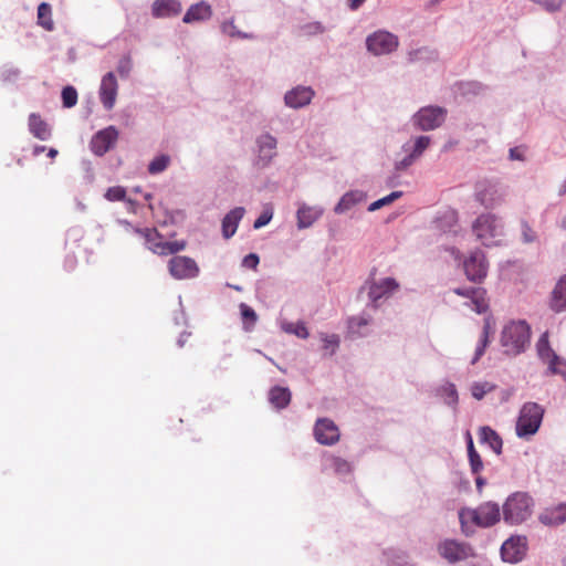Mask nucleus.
I'll return each instance as SVG.
<instances>
[{
    "instance_id": "1",
    "label": "nucleus",
    "mask_w": 566,
    "mask_h": 566,
    "mask_svg": "<svg viewBox=\"0 0 566 566\" xmlns=\"http://www.w3.org/2000/svg\"><path fill=\"white\" fill-rule=\"evenodd\" d=\"M531 339V329L525 321L506 324L501 334V345L506 355H517L525 350Z\"/></svg>"
},
{
    "instance_id": "2",
    "label": "nucleus",
    "mask_w": 566,
    "mask_h": 566,
    "mask_svg": "<svg viewBox=\"0 0 566 566\" xmlns=\"http://www.w3.org/2000/svg\"><path fill=\"white\" fill-rule=\"evenodd\" d=\"M472 231L486 247L497 245L504 237V227L501 220L492 213L479 216L472 226Z\"/></svg>"
},
{
    "instance_id": "3",
    "label": "nucleus",
    "mask_w": 566,
    "mask_h": 566,
    "mask_svg": "<svg viewBox=\"0 0 566 566\" xmlns=\"http://www.w3.org/2000/svg\"><path fill=\"white\" fill-rule=\"evenodd\" d=\"M500 507L497 504L492 502L483 503L475 510L462 509L459 512V518L463 531L470 523L482 527L492 526L500 521Z\"/></svg>"
},
{
    "instance_id": "4",
    "label": "nucleus",
    "mask_w": 566,
    "mask_h": 566,
    "mask_svg": "<svg viewBox=\"0 0 566 566\" xmlns=\"http://www.w3.org/2000/svg\"><path fill=\"white\" fill-rule=\"evenodd\" d=\"M534 502L524 492L512 494L503 505V517L506 523L521 524L526 521L533 512Z\"/></svg>"
},
{
    "instance_id": "5",
    "label": "nucleus",
    "mask_w": 566,
    "mask_h": 566,
    "mask_svg": "<svg viewBox=\"0 0 566 566\" xmlns=\"http://www.w3.org/2000/svg\"><path fill=\"white\" fill-rule=\"evenodd\" d=\"M135 233L145 240L148 250L158 255H169L186 249V241H164L155 228L135 229Z\"/></svg>"
},
{
    "instance_id": "6",
    "label": "nucleus",
    "mask_w": 566,
    "mask_h": 566,
    "mask_svg": "<svg viewBox=\"0 0 566 566\" xmlns=\"http://www.w3.org/2000/svg\"><path fill=\"white\" fill-rule=\"evenodd\" d=\"M543 416L544 409L538 403H524L516 421V434L520 438H527L535 434L541 427Z\"/></svg>"
},
{
    "instance_id": "7",
    "label": "nucleus",
    "mask_w": 566,
    "mask_h": 566,
    "mask_svg": "<svg viewBox=\"0 0 566 566\" xmlns=\"http://www.w3.org/2000/svg\"><path fill=\"white\" fill-rule=\"evenodd\" d=\"M506 195V188L499 181L484 179L475 185V199L486 209H493L503 203Z\"/></svg>"
},
{
    "instance_id": "8",
    "label": "nucleus",
    "mask_w": 566,
    "mask_h": 566,
    "mask_svg": "<svg viewBox=\"0 0 566 566\" xmlns=\"http://www.w3.org/2000/svg\"><path fill=\"white\" fill-rule=\"evenodd\" d=\"M398 38L387 31H377L366 40L368 51L375 55L389 54L398 48Z\"/></svg>"
},
{
    "instance_id": "9",
    "label": "nucleus",
    "mask_w": 566,
    "mask_h": 566,
    "mask_svg": "<svg viewBox=\"0 0 566 566\" xmlns=\"http://www.w3.org/2000/svg\"><path fill=\"white\" fill-rule=\"evenodd\" d=\"M170 275L176 280L193 279L199 274V266L189 256H172L168 262Z\"/></svg>"
},
{
    "instance_id": "10",
    "label": "nucleus",
    "mask_w": 566,
    "mask_h": 566,
    "mask_svg": "<svg viewBox=\"0 0 566 566\" xmlns=\"http://www.w3.org/2000/svg\"><path fill=\"white\" fill-rule=\"evenodd\" d=\"M464 273L468 280L472 282H482L488 274V262L482 251L476 250L463 262Z\"/></svg>"
},
{
    "instance_id": "11",
    "label": "nucleus",
    "mask_w": 566,
    "mask_h": 566,
    "mask_svg": "<svg viewBox=\"0 0 566 566\" xmlns=\"http://www.w3.org/2000/svg\"><path fill=\"white\" fill-rule=\"evenodd\" d=\"M446 118V111L441 107H423L415 116V122L422 130H431L439 127Z\"/></svg>"
},
{
    "instance_id": "12",
    "label": "nucleus",
    "mask_w": 566,
    "mask_h": 566,
    "mask_svg": "<svg viewBox=\"0 0 566 566\" xmlns=\"http://www.w3.org/2000/svg\"><path fill=\"white\" fill-rule=\"evenodd\" d=\"M438 552L449 563H457L471 556V548L464 543L446 539L438 545Z\"/></svg>"
},
{
    "instance_id": "13",
    "label": "nucleus",
    "mask_w": 566,
    "mask_h": 566,
    "mask_svg": "<svg viewBox=\"0 0 566 566\" xmlns=\"http://www.w3.org/2000/svg\"><path fill=\"white\" fill-rule=\"evenodd\" d=\"M316 441L324 446H333L339 440V430L335 422L328 418L317 419L314 427Z\"/></svg>"
},
{
    "instance_id": "14",
    "label": "nucleus",
    "mask_w": 566,
    "mask_h": 566,
    "mask_svg": "<svg viewBox=\"0 0 566 566\" xmlns=\"http://www.w3.org/2000/svg\"><path fill=\"white\" fill-rule=\"evenodd\" d=\"M118 130L114 126H108L97 132L91 140V149L97 156L106 154L116 143Z\"/></svg>"
},
{
    "instance_id": "15",
    "label": "nucleus",
    "mask_w": 566,
    "mask_h": 566,
    "mask_svg": "<svg viewBox=\"0 0 566 566\" xmlns=\"http://www.w3.org/2000/svg\"><path fill=\"white\" fill-rule=\"evenodd\" d=\"M526 538L525 537H510L501 547V555L504 562L517 563L526 554Z\"/></svg>"
},
{
    "instance_id": "16",
    "label": "nucleus",
    "mask_w": 566,
    "mask_h": 566,
    "mask_svg": "<svg viewBox=\"0 0 566 566\" xmlns=\"http://www.w3.org/2000/svg\"><path fill=\"white\" fill-rule=\"evenodd\" d=\"M399 289V284L392 277L381 279L380 281H374L369 283L368 296L374 304V307L378 306V301L382 297H388Z\"/></svg>"
},
{
    "instance_id": "17",
    "label": "nucleus",
    "mask_w": 566,
    "mask_h": 566,
    "mask_svg": "<svg viewBox=\"0 0 566 566\" xmlns=\"http://www.w3.org/2000/svg\"><path fill=\"white\" fill-rule=\"evenodd\" d=\"M276 139L269 135L264 134L258 138V157L255 160V166L259 168L266 167L273 157L276 155Z\"/></svg>"
},
{
    "instance_id": "18",
    "label": "nucleus",
    "mask_w": 566,
    "mask_h": 566,
    "mask_svg": "<svg viewBox=\"0 0 566 566\" xmlns=\"http://www.w3.org/2000/svg\"><path fill=\"white\" fill-rule=\"evenodd\" d=\"M118 84L113 72L105 74L101 82L99 99L106 109H112L116 102Z\"/></svg>"
},
{
    "instance_id": "19",
    "label": "nucleus",
    "mask_w": 566,
    "mask_h": 566,
    "mask_svg": "<svg viewBox=\"0 0 566 566\" xmlns=\"http://www.w3.org/2000/svg\"><path fill=\"white\" fill-rule=\"evenodd\" d=\"M453 292L460 296L471 300L473 310L479 313H485L489 310V302L486 300V291L482 287L474 289H454Z\"/></svg>"
},
{
    "instance_id": "20",
    "label": "nucleus",
    "mask_w": 566,
    "mask_h": 566,
    "mask_svg": "<svg viewBox=\"0 0 566 566\" xmlns=\"http://www.w3.org/2000/svg\"><path fill=\"white\" fill-rule=\"evenodd\" d=\"M313 96L314 91L311 87L297 86L285 94L284 101L287 106L300 108L310 104Z\"/></svg>"
},
{
    "instance_id": "21",
    "label": "nucleus",
    "mask_w": 566,
    "mask_h": 566,
    "mask_svg": "<svg viewBox=\"0 0 566 566\" xmlns=\"http://www.w3.org/2000/svg\"><path fill=\"white\" fill-rule=\"evenodd\" d=\"M182 10L179 0H155L151 6V13L155 18H169L178 15Z\"/></svg>"
},
{
    "instance_id": "22",
    "label": "nucleus",
    "mask_w": 566,
    "mask_h": 566,
    "mask_svg": "<svg viewBox=\"0 0 566 566\" xmlns=\"http://www.w3.org/2000/svg\"><path fill=\"white\" fill-rule=\"evenodd\" d=\"M211 15V6L205 1H201L189 7V9L187 10L182 18V21L185 23L199 22L210 19Z\"/></svg>"
},
{
    "instance_id": "23",
    "label": "nucleus",
    "mask_w": 566,
    "mask_h": 566,
    "mask_svg": "<svg viewBox=\"0 0 566 566\" xmlns=\"http://www.w3.org/2000/svg\"><path fill=\"white\" fill-rule=\"evenodd\" d=\"M537 353L539 357L548 364L549 368H554L557 371H565L564 368H556L555 364L556 361L559 363V357L554 353V350L549 346L548 342V335L545 333L543 334L537 344H536Z\"/></svg>"
},
{
    "instance_id": "24",
    "label": "nucleus",
    "mask_w": 566,
    "mask_h": 566,
    "mask_svg": "<svg viewBox=\"0 0 566 566\" xmlns=\"http://www.w3.org/2000/svg\"><path fill=\"white\" fill-rule=\"evenodd\" d=\"M549 306L556 313L566 310V275L562 276L553 289Z\"/></svg>"
},
{
    "instance_id": "25",
    "label": "nucleus",
    "mask_w": 566,
    "mask_h": 566,
    "mask_svg": "<svg viewBox=\"0 0 566 566\" xmlns=\"http://www.w3.org/2000/svg\"><path fill=\"white\" fill-rule=\"evenodd\" d=\"M29 130L40 140H48L51 137L49 124L36 113H32L29 116Z\"/></svg>"
},
{
    "instance_id": "26",
    "label": "nucleus",
    "mask_w": 566,
    "mask_h": 566,
    "mask_svg": "<svg viewBox=\"0 0 566 566\" xmlns=\"http://www.w3.org/2000/svg\"><path fill=\"white\" fill-rule=\"evenodd\" d=\"M244 212V208L237 207L226 214L222 220V234L226 239L231 238L235 233Z\"/></svg>"
},
{
    "instance_id": "27",
    "label": "nucleus",
    "mask_w": 566,
    "mask_h": 566,
    "mask_svg": "<svg viewBox=\"0 0 566 566\" xmlns=\"http://www.w3.org/2000/svg\"><path fill=\"white\" fill-rule=\"evenodd\" d=\"M539 521L548 526H557L566 522V505L558 504L554 507L546 509L539 514Z\"/></svg>"
},
{
    "instance_id": "28",
    "label": "nucleus",
    "mask_w": 566,
    "mask_h": 566,
    "mask_svg": "<svg viewBox=\"0 0 566 566\" xmlns=\"http://www.w3.org/2000/svg\"><path fill=\"white\" fill-rule=\"evenodd\" d=\"M323 213L317 207H308L303 205L297 210V226L300 229L311 227Z\"/></svg>"
},
{
    "instance_id": "29",
    "label": "nucleus",
    "mask_w": 566,
    "mask_h": 566,
    "mask_svg": "<svg viewBox=\"0 0 566 566\" xmlns=\"http://www.w3.org/2000/svg\"><path fill=\"white\" fill-rule=\"evenodd\" d=\"M269 401L276 409H284L291 402V391L286 387L275 386L269 391Z\"/></svg>"
},
{
    "instance_id": "30",
    "label": "nucleus",
    "mask_w": 566,
    "mask_h": 566,
    "mask_svg": "<svg viewBox=\"0 0 566 566\" xmlns=\"http://www.w3.org/2000/svg\"><path fill=\"white\" fill-rule=\"evenodd\" d=\"M480 440L490 446V448L497 454L502 452V439L492 428L485 426L480 429Z\"/></svg>"
},
{
    "instance_id": "31",
    "label": "nucleus",
    "mask_w": 566,
    "mask_h": 566,
    "mask_svg": "<svg viewBox=\"0 0 566 566\" xmlns=\"http://www.w3.org/2000/svg\"><path fill=\"white\" fill-rule=\"evenodd\" d=\"M364 196L359 191H349L345 193L339 202L336 205L334 211L336 213H344L350 210L355 205L363 200Z\"/></svg>"
},
{
    "instance_id": "32",
    "label": "nucleus",
    "mask_w": 566,
    "mask_h": 566,
    "mask_svg": "<svg viewBox=\"0 0 566 566\" xmlns=\"http://www.w3.org/2000/svg\"><path fill=\"white\" fill-rule=\"evenodd\" d=\"M38 23L46 31H52L54 29L52 8L46 2H42L38 7Z\"/></svg>"
},
{
    "instance_id": "33",
    "label": "nucleus",
    "mask_w": 566,
    "mask_h": 566,
    "mask_svg": "<svg viewBox=\"0 0 566 566\" xmlns=\"http://www.w3.org/2000/svg\"><path fill=\"white\" fill-rule=\"evenodd\" d=\"M326 461L327 467L338 475H348L353 471L352 464L343 458L329 455Z\"/></svg>"
},
{
    "instance_id": "34",
    "label": "nucleus",
    "mask_w": 566,
    "mask_h": 566,
    "mask_svg": "<svg viewBox=\"0 0 566 566\" xmlns=\"http://www.w3.org/2000/svg\"><path fill=\"white\" fill-rule=\"evenodd\" d=\"M491 329H492V326H491V318L490 317H486L484 319V326H483V331H482V335H481V338H480V343L475 349V354H474V357L472 359V364H475L481 357L482 355L484 354L485 352V348L489 344V336H490V333H491Z\"/></svg>"
},
{
    "instance_id": "35",
    "label": "nucleus",
    "mask_w": 566,
    "mask_h": 566,
    "mask_svg": "<svg viewBox=\"0 0 566 566\" xmlns=\"http://www.w3.org/2000/svg\"><path fill=\"white\" fill-rule=\"evenodd\" d=\"M240 310H241L244 328L247 331H251L258 319V315H256L255 311L244 303H242L240 305Z\"/></svg>"
},
{
    "instance_id": "36",
    "label": "nucleus",
    "mask_w": 566,
    "mask_h": 566,
    "mask_svg": "<svg viewBox=\"0 0 566 566\" xmlns=\"http://www.w3.org/2000/svg\"><path fill=\"white\" fill-rule=\"evenodd\" d=\"M170 157L168 155H160L154 158L148 165V171L151 175L163 172L169 165Z\"/></svg>"
},
{
    "instance_id": "37",
    "label": "nucleus",
    "mask_w": 566,
    "mask_h": 566,
    "mask_svg": "<svg viewBox=\"0 0 566 566\" xmlns=\"http://www.w3.org/2000/svg\"><path fill=\"white\" fill-rule=\"evenodd\" d=\"M370 323V318L363 315L353 316L348 319V329L350 333L356 335H363L361 328Z\"/></svg>"
},
{
    "instance_id": "38",
    "label": "nucleus",
    "mask_w": 566,
    "mask_h": 566,
    "mask_svg": "<svg viewBox=\"0 0 566 566\" xmlns=\"http://www.w3.org/2000/svg\"><path fill=\"white\" fill-rule=\"evenodd\" d=\"M401 196H402L401 191H394L390 195L370 203V206L368 207V210L376 211V210L382 208L384 206L390 205L395 200L399 199Z\"/></svg>"
},
{
    "instance_id": "39",
    "label": "nucleus",
    "mask_w": 566,
    "mask_h": 566,
    "mask_svg": "<svg viewBox=\"0 0 566 566\" xmlns=\"http://www.w3.org/2000/svg\"><path fill=\"white\" fill-rule=\"evenodd\" d=\"M494 389V385L484 381V382H474L471 387L472 396L481 400L488 392L492 391Z\"/></svg>"
},
{
    "instance_id": "40",
    "label": "nucleus",
    "mask_w": 566,
    "mask_h": 566,
    "mask_svg": "<svg viewBox=\"0 0 566 566\" xmlns=\"http://www.w3.org/2000/svg\"><path fill=\"white\" fill-rule=\"evenodd\" d=\"M63 106L71 108L77 103V92L73 86H66L62 91Z\"/></svg>"
},
{
    "instance_id": "41",
    "label": "nucleus",
    "mask_w": 566,
    "mask_h": 566,
    "mask_svg": "<svg viewBox=\"0 0 566 566\" xmlns=\"http://www.w3.org/2000/svg\"><path fill=\"white\" fill-rule=\"evenodd\" d=\"M108 201H123L126 198V190L122 186L109 187L105 193Z\"/></svg>"
},
{
    "instance_id": "42",
    "label": "nucleus",
    "mask_w": 566,
    "mask_h": 566,
    "mask_svg": "<svg viewBox=\"0 0 566 566\" xmlns=\"http://www.w3.org/2000/svg\"><path fill=\"white\" fill-rule=\"evenodd\" d=\"M430 145V137L428 136H419L415 142V147L412 150V155L419 157Z\"/></svg>"
},
{
    "instance_id": "43",
    "label": "nucleus",
    "mask_w": 566,
    "mask_h": 566,
    "mask_svg": "<svg viewBox=\"0 0 566 566\" xmlns=\"http://www.w3.org/2000/svg\"><path fill=\"white\" fill-rule=\"evenodd\" d=\"M305 35H315L324 32V27L319 22L306 23L301 28Z\"/></svg>"
},
{
    "instance_id": "44",
    "label": "nucleus",
    "mask_w": 566,
    "mask_h": 566,
    "mask_svg": "<svg viewBox=\"0 0 566 566\" xmlns=\"http://www.w3.org/2000/svg\"><path fill=\"white\" fill-rule=\"evenodd\" d=\"M533 2L542 6L545 10L554 12L559 10L563 0H532Z\"/></svg>"
},
{
    "instance_id": "45",
    "label": "nucleus",
    "mask_w": 566,
    "mask_h": 566,
    "mask_svg": "<svg viewBox=\"0 0 566 566\" xmlns=\"http://www.w3.org/2000/svg\"><path fill=\"white\" fill-rule=\"evenodd\" d=\"M471 471L473 474H479L483 469V462L480 454H473L469 457Z\"/></svg>"
},
{
    "instance_id": "46",
    "label": "nucleus",
    "mask_w": 566,
    "mask_h": 566,
    "mask_svg": "<svg viewBox=\"0 0 566 566\" xmlns=\"http://www.w3.org/2000/svg\"><path fill=\"white\" fill-rule=\"evenodd\" d=\"M522 235L523 240L527 243L536 239V234L526 221H522Z\"/></svg>"
},
{
    "instance_id": "47",
    "label": "nucleus",
    "mask_w": 566,
    "mask_h": 566,
    "mask_svg": "<svg viewBox=\"0 0 566 566\" xmlns=\"http://www.w3.org/2000/svg\"><path fill=\"white\" fill-rule=\"evenodd\" d=\"M132 70V62L128 57L122 59L117 66V72L120 76L125 77L128 76L129 72Z\"/></svg>"
},
{
    "instance_id": "48",
    "label": "nucleus",
    "mask_w": 566,
    "mask_h": 566,
    "mask_svg": "<svg viewBox=\"0 0 566 566\" xmlns=\"http://www.w3.org/2000/svg\"><path fill=\"white\" fill-rule=\"evenodd\" d=\"M243 266L255 270L259 264V256L254 253H250L244 256L242 261Z\"/></svg>"
},
{
    "instance_id": "49",
    "label": "nucleus",
    "mask_w": 566,
    "mask_h": 566,
    "mask_svg": "<svg viewBox=\"0 0 566 566\" xmlns=\"http://www.w3.org/2000/svg\"><path fill=\"white\" fill-rule=\"evenodd\" d=\"M293 332L297 337L301 338H307L308 337V331L304 323H297L293 329H290Z\"/></svg>"
},
{
    "instance_id": "50",
    "label": "nucleus",
    "mask_w": 566,
    "mask_h": 566,
    "mask_svg": "<svg viewBox=\"0 0 566 566\" xmlns=\"http://www.w3.org/2000/svg\"><path fill=\"white\" fill-rule=\"evenodd\" d=\"M272 219V214L271 213H268V212H263L255 221H254V224L253 227L255 229H260L264 226H266L270 220Z\"/></svg>"
},
{
    "instance_id": "51",
    "label": "nucleus",
    "mask_w": 566,
    "mask_h": 566,
    "mask_svg": "<svg viewBox=\"0 0 566 566\" xmlns=\"http://www.w3.org/2000/svg\"><path fill=\"white\" fill-rule=\"evenodd\" d=\"M323 342H324L325 348H328L329 346H332L333 349H335L336 347H338L339 338L337 335H331V336H325L323 338Z\"/></svg>"
},
{
    "instance_id": "52",
    "label": "nucleus",
    "mask_w": 566,
    "mask_h": 566,
    "mask_svg": "<svg viewBox=\"0 0 566 566\" xmlns=\"http://www.w3.org/2000/svg\"><path fill=\"white\" fill-rule=\"evenodd\" d=\"M510 158L513 160H524V148L514 147L510 149Z\"/></svg>"
},
{
    "instance_id": "53",
    "label": "nucleus",
    "mask_w": 566,
    "mask_h": 566,
    "mask_svg": "<svg viewBox=\"0 0 566 566\" xmlns=\"http://www.w3.org/2000/svg\"><path fill=\"white\" fill-rule=\"evenodd\" d=\"M416 158H417L416 156H413L412 154H410V155H408L407 157H405L402 160H400V161L397 164L396 168H397V169H399V170H400V169H406L407 167H409V166L413 163V160H415Z\"/></svg>"
},
{
    "instance_id": "54",
    "label": "nucleus",
    "mask_w": 566,
    "mask_h": 566,
    "mask_svg": "<svg viewBox=\"0 0 566 566\" xmlns=\"http://www.w3.org/2000/svg\"><path fill=\"white\" fill-rule=\"evenodd\" d=\"M473 454H479V453L474 449L473 440H472L470 433H468V455L471 457Z\"/></svg>"
},
{
    "instance_id": "55",
    "label": "nucleus",
    "mask_w": 566,
    "mask_h": 566,
    "mask_svg": "<svg viewBox=\"0 0 566 566\" xmlns=\"http://www.w3.org/2000/svg\"><path fill=\"white\" fill-rule=\"evenodd\" d=\"M564 366H565V369H566V363L564 360H562L560 358H559V363L556 361V364H555L556 368H564ZM549 369H551V371L553 374H560L563 376H566V370L565 371H557L554 368H549Z\"/></svg>"
},
{
    "instance_id": "56",
    "label": "nucleus",
    "mask_w": 566,
    "mask_h": 566,
    "mask_svg": "<svg viewBox=\"0 0 566 566\" xmlns=\"http://www.w3.org/2000/svg\"><path fill=\"white\" fill-rule=\"evenodd\" d=\"M475 475H476V478H475L476 489H478L479 492H481L482 488L485 484V480L482 476H480L479 474H475Z\"/></svg>"
},
{
    "instance_id": "57",
    "label": "nucleus",
    "mask_w": 566,
    "mask_h": 566,
    "mask_svg": "<svg viewBox=\"0 0 566 566\" xmlns=\"http://www.w3.org/2000/svg\"><path fill=\"white\" fill-rule=\"evenodd\" d=\"M366 0H352L350 8L353 10L358 9Z\"/></svg>"
},
{
    "instance_id": "58",
    "label": "nucleus",
    "mask_w": 566,
    "mask_h": 566,
    "mask_svg": "<svg viewBox=\"0 0 566 566\" xmlns=\"http://www.w3.org/2000/svg\"><path fill=\"white\" fill-rule=\"evenodd\" d=\"M44 149H45L44 146H35L33 149V155L38 156L40 153L44 151Z\"/></svg>"
},
{
    "instance_id": "59",
    "label": "nucleus",
    "mask_w": 566,
    "mask_h": 566,
    "mask_svg": "<svg viewBox=\"0 0 566 566\" xmlns=\"http://www.w3.org/2000/svg\"><path fill=\"white\" fill-rule=\"evenodd\" d=\"M56 155H57V150L55 148H50L49 149L48 156L50 158H54Z\"/></svg>"
},
{
    "instance_id": "60",
    "label": "nucleus",
    "mask_w": 566,
    "mask_h": 566,
    "mask_svg": "<svg viewBox=\"0 0 566 566\" xmlns=\"http://www.w3.org/2000/svg\"><path fill=\"white\" fill-rule=\"evenodd\" d=\"M450 396H451L454 400H457V391H455V389H454V387H453V386L450 388Z\"/></svg>"
},
{
    "instance_id": "61",
    "label": "nucleus",
    "mask_w": 566,
    "mask_h": 566,
    "mask_svg": "<svg viewBox=\"0 0 566 566\" xmlns=\"http://www.w3.org/2000/svg\"><path fill=\"white\" fill-rule=\"evenodd\" d=\"M419 52H420V51H413V52H410V53H409V55H410V61L416 60L417 54H418Z\"/></svg>"
},
{
    "instance_id": "62",
    "label": "nucleus",
    "mask_w": 566,
    "mask_h": 566,
    "mask_svg": "<svg viewBox=\"0 0 566 566\" xmlns=\"http://www.w3.org/2000/svg\"><path fill=\"white\" fill-rule=\"evenodd\" d=\"M566 192V179H565V182L559 191L560 195L565 193Z\"/></svg>"
},
{
    "instance_id": "63",
    "label": "nucleus",
    "mask_w": 566,
    "mask_h": 566,
    "mask_svg": "<svg viewBox=\"0 0 566 566\" xmlns=\"http://www.w3.org/2000/svg\"><path fill=\"white\" fill-rule=\"evenodd\" d=\"M150 198H151V196H150V195H147V196H146V199H147V200H150Z\"/></svg>"
},
{
    "instance_id": "64",
    "label": "nucleus",
    "mask_w": 566,
    "mask_h": 566,
    "mask_svg": "<svg viewBox=\"0 0 566 566\" xmlns=\"http://www.w3.org/2000/svg\"><path fill=\"white\" fill-rule=\"evenodd\" d=\"M563 565L566 566V558L563 560Z\"/></svg>"
}]
</instances>
